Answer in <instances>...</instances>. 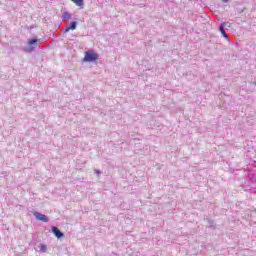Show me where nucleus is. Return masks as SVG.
Segmentation results:
<instances>
[{
  "label": "nucleus",
  "mask_w": 256,
  "mask_h": 256,
  "mask_svg": "<svg viewBox=\"0 0 256 256\" xmlns=\"http://www.w3.org/2000/svg\"><path fill=\"white\" fill-rule=\"evenodd\" d=\"M98 59H99V54L95 53L94 50H88L85 53L83 61H85L86 63H93V61H97Z\"/></svg>",
  "instance_id": "obj_1"
},
{
  "label": "nucleus",
  "mask_w": 256,
  "mask_h": 256,
  "mask_svg": "<svg viewBox=\"0 0 256 256\" xmlns=\"http://www.w3.org/2000/svg\"><path fill=\"white\" fill-rule=\"evenodd\" d=\"M33 215L38 221H42L43 223H47L49 221V219H47V216L45 214H41L39 212H33Z\"/></svg>",
  "instance_id": "obj_2"
},
{
  "label": "nucleus",
  "mask_w": 256,
  "mask_h": 256,
  "mask_svg": "<svg viewBox=\"0 0 256 256\" xmlns=\"http://www.w3.org/2000/svg\"><path fill=\"white\" fill-rule=\"evenodd\" d=\"M77 29V22H71L70 24L66 25L65 33H69V31H75Z\"/></svg>",
  "instance_id": "obj_3"
},
{
  "label": "nucleus",
  "mask_w": 256,
  "mask_h": 256,
  "mask_svg": "<svg viewBox=\"0 0 256 256\" xmlns=\"http://www.w3.org/2000/svg\"><path fill=\"white\" fill-rule=\"evenodd\" d=\"M52 233L57 237V239H61L63 237V232L59 231V228L52 226Z\"/></svg>",
  "instance_id": "obj_4"
},
{
  "label": "nucleus",
  "mask_w": 256,
  "mask_h": 256,
  "mask_svg": "<svg viewBox=\"0 0 256 256\" xmlns=\"http://www.w3.org/2000/svg\"><path fill=\"white\" fill-rule=\"evenodd\" d=\"M71 1L72 3H75V5L80 9H83V7H85V0H71Z\"/></svg>",
  "instance_id": "obj_5"
},
{
  "label": "nucleus",
  "mask_w": 256,
  "mask_h": 256,
  "mask_svg": "<svg viewBox=\"0 0 256 256\" xmlns=\"http://www.w3.org/2000/svg\"><path fill=\"white\" fill-rule=\"evenodd\" d=\"M225 25H227V23L223 22L219 29H220V33L223 35V37H225L227 39V32H225Z\"/></svg>",
  "instance_id": "obj_6"
},
{
  "label": "nucleus",
  "mask_w": 256,
  "mask_h": 256,
  "mask_svg": "<svg viewBox=\"0 0 256 256\" xmlns=\"http://www.w3.org/2000/svg\"><path fill=\"white\" fill-rule=\"evenodd\" d=\"M28 45H29V48H28V51H33V45H37V39H31L28 41Z\"/></svg>",
  "instance_id": "obj_7"
},
{
  "label": "nucleus",
  "mask_w": 256,
  "mask_h": 256,
  "mask_svg": "<svg viewBox=\"0 0 256 256\" xmlns=\"http://www.w3.org/2000/svg\"><path fill=\"white\" fill-rule=\"evenodd\" d=\"M40 251H42V253H47V245L41 244L40 245Z\"/></svg>",
  "instance_id": "obj_8"
},
{
  "label": "nucleus",
  "mask_w": 256,
  "mask_h": 256,
  "mask_svg": "<svg viewBox=\"0 0 256 256\" xmlns=\"http://www.w3.org/2000/svg\"><path fill=\"white\" fill-rule=\"evenodd\" d=\"M64 17H69V13H68V12H65V13H64Z\"/></svg>",
  "instance_id": "obj_9"
},
{
  "label": "nucleus",
  "mask_w": 256,
  "mask_h": 256,
  "mask_svg": "<svg viewBox=\"0 0 256 256\" xmlns=\"http://www.w3.org/2000/svg\"><path fill=\"white\" fill-rule=\"evenodd\" d=\"M223 1V3H227V1H229V0H222Z\"/></svg>",
  "instance_id": "obj_10"
}]
</instances>
